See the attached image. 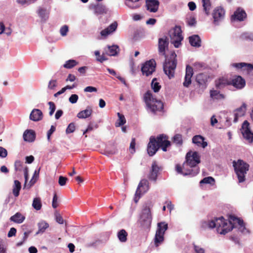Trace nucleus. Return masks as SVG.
Returning a JSON list of instances; mask_svg holds the SVG:
<instances>
[{
	"mask_svg": "<svg viewBox=\"0 0 253 253\" xmlns=\"http://www.w3.org/2000/svg\"><path fill=\"white\" fill-rule=\"evenodd\" d=\"M194 248L196 253H205V250L202 247L194 245Z\"/></svg>",
	"mask_w": 253,
	"mask_h": 253,
	"instance_id": "nucleus-59",
	"label": "nucleus"
},
{
	"mask_svg": "<svg viewBox=\"0 0 253 253\" xmlns=\"http://www.w3.org/2000/svg\"><path fill=\"white\" fill-rule=\"evenodd\" d=\"M237 226H239L238 228L242 232H245L246 230L243 220L234 216H230L229 221L225 220L223 217H220L212 220L203 221L201 223V228L203 230L216 228L217 232L222 235H225Z\"/></svg>",
	"mask_w": 253,
	"mask_h": 253,
	"instance_id": "nucleus-1",
	"label": "nucleus"
},
{
	"mask_svg": "<svg viewBox=\"0 0 253 253\" xmlns=\"http://www.w3.org/2000/svg\"><path fill=\"white\" fill-rule=\"evenodd\" d=\"M246 111V105L245 103H243L240 108L235 111L234 122H237L239 117L243 116L245 114Z\"/></svg>",
	"mask_w": 253,
	"mask_h": 253,
	"instance_id": "nucleus-23",
	"label": "nucleus"
},
{
	"mask_svg": "<svg viewBox=\"0 0 253 253\" xmlns=\"http://www.w3.org/2000/svg\"><path fill=\"white\" fill-rule=\"evenodd\" d=\"M140 0H126V4L130 8L136 9L140 7V3L139 1Z\"/></svg>",
	"mask_w": 253,
	"mask_h": 253,
	"instance_id": "nucleus-34",
	"label": "nucleus"
},
{
	"mask_svg": "<svg viewBox=\"0 0 253 253\" xmlns=\"http://www.w3.org/2000/svg\"><path fill=\"white\" fill-rule=\"evenodd\" d=\"M231 84L237 89H242L245 86L246 82L241 76H237L232 80Z\"/></svg>",
	"mask_w": 253,
	"mask_h": 253,
	"instance_id": "nucleus-21",
	"label": "nucleus"
},
{
	"mask_svg": "<svg viewBox=\"0 0 253 253\" xmlns=\"http://www.w3.org/2000/svg\"><path fill=\"white\" fill-rule=\"evenodd\" d=\"M89 9L96 15L107 14L109 10L105 5L101 3L91 4L89 6Z\"/></svg>",
	"mask_w": 253,
	"mask_h": 253,
	"instance_id": "nucleus-14",
	"label": "nucleus"
},
{
	"mask_svg": "<svg viewBox=\"0 0 253 253\" xmlns=\"http://www.w3.org/2000/svg\"><path fill=\"white\" fill-rule=\"evenodd\" d=\"M52 205L53 208H56L58 207L57 197L56 194H54L53 196Z\"/></svg>",
	"mask_w": 253,
	"mask_h": 253,
	"instance_id": "nucleus-61",
	"label": "nucleus"
},
{
	"mask_svg": "<svg viewBox=\"0 0 253 253\" xmlns=\"http://www.w3.org/2000/svg\"><path fill=\"white\" fill-rule=\"evenodd\" d=\"M144 98L148 108L152 113H155L157 111H160L163 109V103L154 98L150 91L144 94Z\"/></svg>",
	"mask_w": 253,
	"mask_h": 253,
	"instance_id": "nucleus-3",
	"label": "nucleus"
},
{
	"mask_svg": "<svg viewBox=\"0 0 253 253\" xmlns=\"http://www.w3.org/2000/svg\"><path fill=\"white\" fill-rule=\"evenodd\" d=\"M156 65V62L154 59H151L145 62L141 67L142 74L146 76L152 75L155 71Z\"/></svg>",
	"mask_w": 253,
	"mask_h": 253,
	"instance_id": "nucleus-11",
	"label": "nucleus"
},
{
	"mask_svg": "<svg viewBox=\"0 0 253 253\" xmlns=\"http://www.w3.org/2000/svg\"><path fill=\"white\" fill-rule=\"evenodd\" d=\"M244 69L246 70L249 74H253V65L251 64L246 63V65L244 67Z\"/></svg>",
	"mask_w": 253,
	"mask_h": 253,
	"instance_id": "nucleus-49",
	"label": "nucleus"
},
{
	"mask_svg": "<svg viewBox=\"0 0 253 253\" xmlns=\"http://www.w3.org/2000/svg\"><path fill=\"white\" fill-rule=\"evenodd\" d=\"M78 62L74 59H70L66 61L64 63V68L67 69H71L77 65Z\"/></svg>",
	"mask_w": 253,
	"mask_h": 253,
	"instance_id": "nucleus-40",
	"label": "nucleus"
},
{
	"mask_svg": "<svg viewBox=\"0 0 253 253\" xmlns=\"http://www.w3.org/2000/svg\"><path fill=\"white\" fill-rule=\"evenodd\" d=\"M193 69L189 65L186 66V74L184 78V81L183 83V85L185 87H188L189 85L191 84V78L193 76Z\"/></svg>",
	"mask_w": 253,
	"mask_h": 253,
	"instance_id": "nucleus-18",
	"label": "nucleus"
},
{
	"mask_svg": "<svg viewBox=\"0 0 253 253\" xmlns=\"http://www.w3.org/2000/svg\"><path fill=\"white\" fill-rule=\"evenodd\" d=\"M21 189V183L18 180H15L12 187V193L15 197H17L19 195V192Z\"/></svg>",
	"mask_w": 253,
	"mask_h": 253,
	"instance_id": "nucleus-31",
	"label": "nucleus"
},
{
	"mask_svg": "<svg viewBox=\"0 0 253 253\" xmlns=\"http://www.w3.org/2000/svg\"><path fill=\"white\" fill-rule=\"evenodd\" d=\"M36 134L32 130H27L23 134V139L25 141L33 142L35 140Z\"/></svg>",
	"mask_w": 253,
	"mask_h": 253,
	"instance_id": "nucleus-26",
	"label": "nucleus"
},
{
	"mask_svg": "<svg viewBox=\"0 0 253 253\" xmlns=\"http://www.w3.org/2000/svg\"><path fill=\"white\" fill-rule=\"evenodd\" d=\"M94 55L96 56V60L101 63L107 60V59L105 56V53H103L102 55H100V53L98 50H96L94 51Z\"/></svg>",
	"mask_w": 253,
	"mask_h": 253,
	"instance_id": "nucleus-41",
	"label": "nucleus"
},
{
	"mask_svg": "<svg viewBox=\"0 0 253 253\" xmlns=\"http://www.w3.org/2000/svg\"><path fill=\"white\" fill-rule=\"evenodd\" d=\"M39 171H40V169L38 171L35 170L34 175L33 176V178L30 181V183L31 185H33L36 183L37 178L39 176Z\"/></svg>",
	"mask_w": 253,
	"mask_h": 253,
	"instance_id": "nucleus-47",
	"label": "nucleus"
},
{
	"mask_svg": "<svg viewBox=\"0 0 253 253\" xmlns=\"http://www.w3.org/2000/svg\"><path fill=\"white\" fill-rule=\"evenodd\" d=\"M159 52L162 55H165V51L169 44L168 39L164 36L159 39Z\"/></svg>",
	"mask_w": 253,
	"mask_h": 253,
	"instance_id": "nucleus-16",
	"label": "nucleus"
},
{
	"mask_svg": "<svg viewBox=\"0 0 253 253\" xmlns=\"http://www.w3.org/2000/svg\"><path fill=\"white\" fill-rule=\"evenodd\" d=\"M55 127L54 126H51L50 129L47 131V137L48 141L50 140V136L55 131Z\"/></svg>",
	"mask_w": 253,
	"mask_h": 253,
	"instance_id": "nucleus-51",
	"label": "nucleus"
},
{
	"mask_svg": "<svg viewBox=\"0 0 253 253\" xmlns=\"http://www.w3.org/2000/svg\"><path fill=\"white\" fill-rule=\"evenodd\" d=\"M168 228V224L165 222H159L157 224V228L154 238V243L156 247L159 246L163 242L164 234Z\"/></svg>",
	"mask_w": 253,
	"mask_h": 253,
	"instance_id": "nucleus-7",
	"label": "nucleus"
},
{
	"mask_svg": "<svg viewBox=\"0 0 253 253\" xmlns=\"http://www.w3.org/2000/svg\"><path fill=\"white\" fill-rule=\"evenodd\" d=\"M92 110L91 108L87 107L85 110L80 112L77 117L80 119H85L89 117L92 114Z\"/></svg>",
	"mask_w": 253,
	"mask_h": 253,
	"instance_id": "nucleus-33",
	"label": "nucleus"
},
{
	"mask_svg": "<svg viewBox=\"0 0 253 253\" xmlns=\"http://www.w3.org/2000/svg\"><path fill=\"white\" fill-rule=\"evenodd\" d=\"M181 32V30L179 26H175L169 32L171 42L176 48L178 47L181 44V42L183 39Z\"/></svg>",
	"mask_w": 253,
	"mask_h": 253,
	"instance_id": "nucleus-8",
	"label": "nucleus"
},
{
	"mask_svg": "<svg viewBox=\"0 0 253 253\" xmlns=\"http://www.w3.org/2000/svg\"><path fill=\"white\" fill-rule=\"evenodd\" d=\"M149 189V182L146 179H142L139 182L136 189L134 201L136 203L138 202L140 197L147 192Z\"/></svg>",
	"mask_w": 253,
	"mask_h": 253,
	"instance_id": "nucleus-9",
	"label": "nucleus"
},
{
	"mask_svg": "<svg viewBox=\"0 0 253 253\" xmlns=\"http://www.w3.org/2000/svg\"><path fill=\"white\" fill-rule=\"evenodd\" d=\"M176 170L179 173L182 174L183 175H190L192 176H195L199 172V168H195V169H190L188 167H186V169L184 168V164L183 165V168L179 165L176 166Z\"/></svg>",
	"mask_w": 253,
	"mask_h": 253,
	"instance_id": "nucleus-13",
	"label": "nucleus"
},
{
	"mask_svg": "<svg viewBox=\"0 0 253 253\" xmlns=\"http://www.w3.org/2000/svg\"><path fill=\"white\" fill-rule=\"evenodd\" d=\"M25 219V216L22 215V214L20 212L16 213L14 215L11 216L10 218V220L11 221L17 223H21L23 222Z\"/></svg>",
	"mask_w": 253,
	"mask_h": 253,
	"instance_id": "nucleus-32",
	"label": "nucleus"
},
{
	"mask_svg": "<svg viewBox=\"0 0 253 253\" xmlns=\"http://www.w3.org/2000/svg\"><path fill=\"white\" fill-rule=\"evenodd\" d=\"M7 155V150L2 147L0 146V157L5 158Z\"/></svg>",
	"mask_w": 253,
	"mask_h": 253,
	"instance_id": "nucleus-53",
	"label": "nucleus"
},
{
	"mask_svg": "<svg viewBox=\"0 0 253 253\" xmlns=\"http://www.w3.org/2000/svg\"><path fill=\"white\" fill-rule=\"evenodd\" d=\"M214 179L212 177L209 176L204 178L200 181V183L213 184Z\"/></svg>",
	"mask_w": 253,
	"mask_h": 253,
	"instance_id": "nucleus-44",
	"label": "nucleus"
},
{
	"mask_svg": "<svg viewBox=\"0 0 253 253\" xmlns=\"http://www.w3.org/2000/svg\"><path fill=\"white\" fill-rule=\"evenodd\" d=\"M231 84V81L225 78H220L215 81V84L217 88L222 89Z\"/></svg>",
	"mask_w": 253,
	"mask_h": 253,
	"instance_id": "nucleus-24",
	"label": "nucleus"
},
{
	"mask_svg": "<svg viewBox=\"0 0 253 253\" xmlns=\"http://www.w3.org/2000/svg\"><path fill=\"white\" fill-rule=\"evenodd\" d=\"M189 42L191 45L195 47L201 46V39L198 35H193L189 38Z\"/></svg>",
	"mask_w": 253,
	"mask_h": 253,
	"instance_id": "nucleus-30",
	"label": "nucleus"
},
{
	"mask_svg": "<svg viewBox=\"0 0 253 253\" xmlns=\"http://www.w3.org/2000/svg\"><path fill=\"white\" fill-rule=\"evenodd\" d=\"M210 96L213 99L220 100L225 98L223 94L220 93L218 90H211L210 91Z\"/></svg>",
	"mask_w": 253,
	"mask_h": 253,
	"instance_id": "nucleus-35",
	"label": "nucleus"
},
{
	"mask_svg": "<svg viewBox=\"0 0 253 253\" xmlns=\"http://www.w3.org/2000/svg\"><path fill=\"white\" fill-rule=\"evenodd\" d=\"M167 136L164 134L159 135L156 139L151 136L147 146V152L149 156H153L158 150L160 147L163 151H167V148L170 146V143L168 140Z\"/></svg>",
	"mask_w": 253,
	"mask_h": 253,
	"instance_id": "nucleus-2",
	"label": "nucleus"
},
{
	"mask_svg": "<svg viewBox=\"0 0 253 253\" xmlns=\"http://www.w3.org/2000/svg\"><path fill=\"white\" fill-rule=\"evenodd\" d=\"M48 104L49 106V110H50L49 114L50 116H52L55 110L56 107H55L54 103L53 102H51V101L49 102L48 103Z\"/></svg>",
	"mask_w": 253,
	"mask_h": 253,
	"instance_id": "nucleus-48",
	"label": "nucleus"
},
{
	"mask_svg": "<svg viewBox=\"0 0 253 253\" xmlns=\"http://www.w3.org/2000/svg\"><path fill=\"white\" fill-rule=\"evenodd\" d=\"M29 118L33 121L38 122L42 119L43 114L40 109H34L31 111Z\"/></svg>",
	"mask_w": 253,
	"mask_h": 253,
	"instance_id": "nucleus-19",
	"label": "nucleus"
},
{
	"mask_svg": "<svg viewBox=\"0 0 253 253\" xmlns=\"http://www.w3.org/2000/svg\"><path fill=\"white\" fill-rule=\"evenodd\" d=\"M119 51V47L117 45L108 46L107 50L105 49L106 54L109 56H116Z\"/></svg>",
	"mask_w": 253,
	"mask_h": 253,
	"instance_id": "nucleus-29",
	"label": "nucleus"
},
{
	"mask_svg": "<svg viewBox=\"0 0 253 253\" xmlns=\"http://www.w3.org/2000/svg\"><path fill=\"white\" fill-rule=\"evenodd\" d=\"M49 13V10L43 7H40L38 10V14L43 22H45L48 19Z\"/></svg>",
	"mask_w": 253,
	"mask_h": 253,
	"instance_id": "nucleus-25",
	"label": "nucleus"
},
{
	"mask_svg": "<svg viewBox=\"0 0 253 253\" xmlns=\"http://www.w3.org/2000/svg\"><path fill=\"white\" fill-rule=\"evenodd\" d=\"M84 91L88 92H96L97 88L93 86H88L84 88Z\"/></svg>",
	"mask_w": 253,
	"mask_h": 253,
	"instance_id": "nucleus-57",
	"label": "nucleus"
},
{
	"mask_svg": "<svg viewBox=\"0 0 253 253\" xmlns=\"http://www.w3.org/2000/svg\"><path fill=\"white\" fill-rule=\"evenodd\" d=\"M186 162L184 163V169L188 167L190 169L199 168L197 165L200 163V156L197 152H189L186 157Z\"/></svg>",
	"mask_w": 253,
	"mask_h": 253,
	"instance_id": "nucleus-6",
	"label": "nucleus"
},
{
	"mask_svg": "<svg viewBox=\"0 0 253 253\" xmlns=\"http://www.w3.org/2000/svg\"><path fill=\"white\" fill-rule=\"evenodd\" d=\"M159 170L160 168L158 166L156 163L155 162H153L149 175V179L152 180L156 181Z\"/></svg>",
	"mask_w": 253,
	"mask_h": 253,
	"instance_id": "nucleus-22",
	"label": "nucleus"
},
{
	"mask_svg": "<svg viewBox=\"0 0 253 253\" xmlns=\"http://www.w3.org/2000/svg\"><path fill=\"white\" fill-rule=\"evenodd\" d=\"M235 172L237 175L239 182H243L245 180V175L249 170V165L243 160H238L233 162Z\"/></svg>",
	"mask_w": 253,
	"mask_h": 253,
	"instance_id": "nucleus-5",
	"label": "nucleus"
},
{
	"mask_svg": "<svg viewBox=\"0 0 253 253\" xmlns=\"http://www.w3.org/2000/svg\"><path fill=\"white\" fill-rule=\"evenodd\" d=\"M23 167V163L22 162L19 160H17L15 162L14 167L16 171L21 170Z\"/></svg>",
	"mask_w": 253,
	"mask_h": 253,
	"instance_id": "nucleus-46",
	"label": "nucleus"
},
{
	"mask_svg": "<svg viewBox=\"0 0 253 253\" xmlns=\"http://www.w3.org/2000/svg\"><path fill=\"white\" fill-rule=\"evenodd\" d=\"M55 216L56 220L58 223L60 224H62L63 223V219L62 218V217L59 213L56 212L55 213Z\"/></svg>",
	"mask_w": 253,
	"mask_h": 253,
	"instance_id": "nucleus-56",
	"label": "nucleus"
},
{
	"mask_svg": "<svg viewBox=\"0 0 253 253\" xmlns=\"http://www.w3.org/2000/svg\"><path fill=\"white\" fill-rule=\"evenodd\" d=\"M117 115L119 119L116 123L115 126L116 127H119L124 125L126 123V120L123 115L120 113H118Z\"/></svg>",
	"mask_w": 253,
	"mask_h": 253,
	"instance_id": "nucleus-39",
	"label": "nucleus"
},
{
	"mask_svg": "<svg viewBox=\"0 0 253 253\" xmlns=\"http://www.w3.org/2000/svg\"><path fill=\"white\" fill-rule=\"evenodd\" d=\"M176 54L171 52L169 57H167L164 65V71L165 74L171 79L174 77L175 69L176 67Z\"/></svg>",
	"mask_w": 253,
	"mask_h": 253,
	"instance_id": "nucleus-4",
	"label": "nucleus"
},
{
	"mask_svg": "<svg viewBox=\"0 0 253 253\" xmlns=\"http://www.w3.org/2000/svg\"><path fill=\"white\" fill-rule=\"evenodd\" d=\"M225 11L223 8L217 7L213 11V17L214 22H217L221 21L224 18Z\"/></svg>",
	"mask_w": 253,
	"mask_h": 253,
	"instance_id": "nucleus-17",
	"label": "nucleus"
},
{
	"mask_svg": "<svg viewBox=\"0 0 253 253\" xmlns=\"http://www.w3.org/2000/svg\"><path fill=\"white\" fill-rule=\"evenodd\" d=\"M75 129V126L74 124L73 123H71L67 127L66 132L67 133H72L74 131Z\"/></svg>",
	"mask_w": 253,
	"mask_h": 253,
	"instance_id": "nucleus-50",
	"label": "nucleus"
},
{
	"mask_svg": "<svg viewBox=\"0 0 253 253\" xmlns=\"http://www.w3.org/2000/svg\"><path fill=\"white\" fill-rule=\"evenodd\" d=\"M151 86L155 92H158L161 87L159 83L157 82L156 78L152 80Z\"/></svg>",
	"mask_w": 253,
	"mask_h": 253,
	"instance_id": "nucleus-43",
	"label": "nucleus"
},
{
	"mask_svg": "<svg viewBox=\"0 0 253 253\" xmlns=\"http://www.w3.org/2000/svg\"><path fill=\"white\" fill-rule=\"evenodd\" d=\"M188 5L189 9L191 11L195 10L196 8L195 3L192 1L189 2L188 4Z\"/></svg>",
	"mask_w": 253,
	"mask_h": 253,
	"instance_id": "nucleus-63",
	"label": "nucleus"
},
{
	"mask_svg": "<svg viewBox=\"0 0 253 253\" xmlns=\"http://www.w3.org/2000/svg\"><path fill=\"white\" fill-rule=\"evenodd\" d=\"M37 0H17V1L18 3L21 4H30L34 2Z\"/></svg>",
	"mask_w": 253,
	"mask_h": 253,
	"instance_id": "nucleus-55",
	"label": "nucleus"
},
{
	"mask_svg": "<svg viewBox=\"0 0 253 253\" xmlns=\"http://www.w3.org/2000/svg\"><path fill=\"white\" fill-rule=\"evenodd\" d=\"M32 206L35 210H40L42 208L41 199L39 198H35L33 202Z\"/></svg>",
	"mask_w": 253,
	"mask_h": 253,
	"instance_id": "nucleus-42",
	"label": "nucleus"
},
{
	"mask_svg": "<svg viewBox=\"0 0 253 253\" xmlns=\"http://www.w3.org/2000/svg\"><path fill=\"white\" fill-rule=\"evenodd\" d=\"M192 141L198 146H202L204 148L208 145L207 142L204 141V138L201 135H196L194 136L192 139Z\"/></svg>",
	"mask_w": 253,
	"mask_h": 253,
	"instance_id": "nucleus-27",
	"label": "nucleus"
},
{
	"mask_svg": "<svg viewBox=\"0 0 253 253\" xmlns=\"http://www.w3.org/2000/svg\"><path fill=\"white\" fill-rule=\"evenodd\" d=\"M38 226L39 230L37 234L43 233L45 230L49 227L48 224L44 221H42L38 223Z\"/></svg>",
	"mask_w": 253,
	"mask_h": 253,
	"instance_id": "nucleus-36",
	"label": "nucleus"
},
{
	"mask_svg": "<svg viewBox=\"0 0 253 253\" xmlns=\"http://www.w3.org/2000/svg\"><path fill=\"white\" fill-rule=\"evenodd\" d=\"M202 5L206 14L207 15H209L211 8V4L210 0H202Z\"/></svg>",
	"mask_w": 253,
	"mask_h": 253,
	"instance_id": "nucleus-37",
	"label": "nucleus"
},
{
	"mask_svg": "<svg viewBox=\"0 0 253 253\" xmlns=\"http://www.w3.org/2000/svg\"><path fill=\"white\" fill-rule=\"evenodd\" d=\"M34 160V157L31 155L26 157V162L28 164H31Z\"/></svg>",
	"mask_w": 253,
	"mask_h": 253,
	"instance_id": "nucleus-64",
	"label": "nucleus"
},
{
	"mask_svg": "<svg viewBox=\"0 0 253 253\" xmlns=\"http://www.w3.org/2000/svg\"><path fill=\"white\" fill-rule=\"evenodd\" d=\"M241 132L244 138L249 142H253V132L251 131L249 127V123L245 121L242 125Z\"/></svg>",
	"mask_w": 253,
	"mask_h": 253,
	"instance_id": "nucleus-12",
	"label": "nucleus"
},
{
	"mask_svg": "<svg viewBox=\"0 0 253 253\" xmlns=\"http://www.w3.org/2000/svg\"><path fill=\"white\" fill-rule=\"evenodd\" d=\"M135 139L132 138L131 140V143L130 144V147H129L130 151L131 153H133L135 152Z\"/></svg>",
	"mask_w": 253,
	"mask_h": 253,
	"instance_id": "nucleus-58",
	"label": "nucleus"
},
{
	"mask_svg": "<svg viewBox=\"0 0 253 253\" xmlns=\"http://www.w3.org/2000/svg\"><path fill=\"white\" fill-rule=\"evenodd\" d=\"M56 86V81L55 80L50 81L48 84V88L52 89Z\"/></svg>",
	"mask_w": 253,
	"mask_h": 253,
	"instance_id": "nucleus-62",
	"label": "nucleus"
},
{
	"mask_svg": "<svg viewBox=\"0 0 253 253\" xmlns=\"http://www.w3.org/2000/svg\"><path fill=\"white\" fill-rule=\"evenodd\" d=\"M118 27V23L115 21L110 24L108 27L102 30L100 32V35L104 37H107L108 35L113 33L117 29Z\"/></svg>",
	"mask_w": 253,
	"mask_h": 253,
	"instance_id": "nucleus-15",
	"label": "nucleus"
},
{
	"mask_svg": "<svg viewBox=\"0 0 253 253\" xmlns=\"http://www.w3.org/2000/svg\"><path fill=\"white\" fill-rule=\"evenodd\" d=\"M246 17V12L244 10L240 9V8L238 9L232 16V18L234 20H237L238 21H243Z\"/></svg>",
	"mask_w": 253,
	"mask_h": 253,
	"instance_id": "nucleus-28",
	"label": "nucleus"
},
{
	"mask_svg": "<svg viewBox=\"0 0 253 253\" xmlns=\"http://www.w3.org/2000/svg\"><path fill=\"white\" fill-rule=\"evenodd\" d=\"M78 98V96L77 94H74L71 95V96L70 97L69 99V100L70 103L74 104L77 102Z\"/></svg>",
	"mask_w": 253,
	"mask_h": 253,
	"instance_id": "nucleus-52",
	"label": "nucleus"
},
{
	"mask_svg": "<svg viewBox=\"0 0 253 253\" xmlns=\"http://www.w3.org/2000/svg\"><path fill=\"white\" fill-rule=\"evenodd\" d=\"M152 221V216L149 208L145 207L142 211L140 222L144 228H149Z\"/></svg>",
	"mask_w": 253,
	"mask_h": 253,
	"instance_id": "nucleus-10",
	"label": "nucleus"
},
{
	"mask_svg": "<svg viewBox=\"0 0 253 253\" xmlns=\"http://www.w3.org/2000/svg\"><path fill=\"white\" fill-rule=\"evenodd\" d=\"M173 142L176 144L181 145L182 143V135L180 134H176L173 137Z\"/></svg>",
	"mask_w": 253,
	"mask_h": 253,
	"instance_id": "nucleus-45",
	"label": "nucleus"
},
{
	"mask_svg": "<svg viewBox=\"0 0 253 253\" xmlns=\"http://www.w3.org/2000/svg\"><path fill=\"white\" fill-rule=\"evenodd\" d=\"M127 233L124 229L121 230L118 233V237L121 242H126L127 240Z\"/></svg>",
	"mask_w": 253,
	"mask_h": 253,
	"instance_id": "nucleus-38",
	"label": "nucleus"
},
{
	"mask_svg": "<svg viewBox=\"0 0 253 253\" xmlns=\"http://www.w3.org/2000/svg\"><path fill=\"white\" fill-rule=\"evenodd\" d=\"M146 6L147 9L151 12H156L157 11L159 2L158 0H147Z\"/></svg>",
	"mask_w": 253,
	"mask_h": 253,
	"instance_id": "nucleus-20",
	"label": "nucleus"
},
{
	"mask_svg": "<svg viewBox=\"0 0 253 253\" xmlns=\"http://www.w3.org/2000/svg\"><path fill=\"white\" fill-rule=\"evenodd\" d=\"M16 233V229L14 227H12L10 228V230L9 231L7 236L8 237H12L13 236L15 235Z\"/></svg>",
	"mask_w": 253,
	"mask_h": 253,
	"instance_id": "nucleus-60",
	"label": "nucleus"
},
{
	"mask_svg": "<svg viewBox=\"0 0 253 253\" xmlns=\"http://www.w3.org/2000/svg\"><path fill=\"white\" fill-rule=\"evenodd\" d=\"M246 65V63H233L231 64V66L233 67H235L237 69H242L244 68V67Z\"/></svg>",
	"mask_w": 253,
	"mask_h": 253,
	"instance_id": "nucleus-54",
	"label": "nucleus"
}]
</instances>
